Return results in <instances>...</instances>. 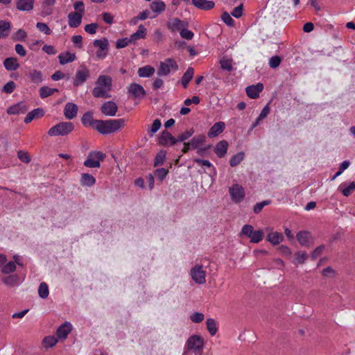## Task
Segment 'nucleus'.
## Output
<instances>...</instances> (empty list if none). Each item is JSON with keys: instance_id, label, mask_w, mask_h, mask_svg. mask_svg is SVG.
Returning <instances> with one entry per match:
<instances>
[{"instance_id": "1", "label": "nucleus", "mask_w": 355, "mask_h": 355, "mask_svg": "<svg viewBox=\"0 0 355 355\" xmlns=\"http://www.w3.org/2000/svg\"><path fill=\"white\" fill-rule=\"evenodd\" d=\"M125 124V121L123 119L98 120L94 123V129L101 134L109 135L119 131Z\"/></svg>"}, {"instance_id": "2", "label": "nucleus", "mask_w": 355, "mask_h": 355, "mask_svg": "<svg viewBox=\"0 0 355 355\" xmlns=\"http://www.w3.org/2000/svg\"><path fill=\"white\" fill-rule=\"evenodd\" d=\"M112 87V78L109 76H100L96 82V87L92 91V94L96 98H108L109 92Z\"/></svg>"}, {"instance_id": "3", "label": "nucleus", "mask_w": 355, "mask_h": 355, "mask_svg": "<svg viewBox=\"0 0 355 355\" xmlns=\"http://www.w3.org/2000/svg\"><path fill=\"white\" fill-rule=\"evenodd\" d=\"M17 264L23 266L21 257L18 254L13 256V260L7 261V257L4 254H0V268L3 274L7 275L16 270Z\"/></svg>"}, {"instance_id": "4", "label": "nucleus", "mask_w": 355, "mask_h": 355, "mask_svg": "<svg viewBox=\"0 0 355 355\" xmlns=\"http://www.w3.org/2000/svg\"><path fill=\"white\" fill-rule=\"evenodd\" d=\"M73 128L71 122H60L51 127L48 131V135L50 137L65 136L71 132Z\"/></svg>"}, {"instance_id": "5", "label": "nucleus", "mask_w": 355, "mask_h": 355, "mask_svg": "<svg viewBox=\"0 0 355 355\" xmlns=\"http://www.w3.org/2000/svg\"><path fill=\"white\" fill-rule=\"evenodd\" d=\"M205 345L203 338L200 335H192L187 340L185 344V351L191 352H198L202 354Z\"/></svg>"}, {"instance_id": "6", "label": "nucleus", "mask_w": 355, "mask_h": 355, "mask_svg": "<svg viewBox=\"0 0 355 355\" xmlns=\"http://www.w3.org/2000/svg\"><path fill=\"white\" fill-rule=\"evenodd\" d=\"M189 275L197 284L202 285L206 282L207 271L202 264L196 263L190 270Z\"/></svg>"}, {"instance_id": "7", "label": "nucleus", "mask_w": 355, "mask_h": 355, "mask_svg": "<svg viewBox=\"0 0 355 355\" xmlns=\"http://www.w3.org/2000/svg\"><path fill=\"white\" fill-rule=\"evenodd\" d=\"M93 45L97 49L96 56L99 60L105 59L109 51L110 43L107 38L96 39L94 40Z\"/></svg>"}, {"instance_id": "8", "label": "nucleus", "mask_w": 355, "mask_h": 355, "mask_svg": "<svg viewBox=\"0 0 355 355\" xmlns=\"http://www.w3.org/2000/svg\"><path fill=\"white\" fill-rule=\"evenodd\" d=\"M105 157V154L101 151H93L89 153L84 162V165L89 168H99L101 162Z\"/></svg>"}, {"instance_id": "9", "label": "nucleus", "mask_w": 355, "mask_h": 355, "mask_svg": "<svg viewBox=\"0 0 355 355\" xmlns=\"http://www.w3.org/2000/svg\"><path fill=\"white\" fill-rule=\"evenodd\" d=\"M229 193L232 200L235 203H240L245 198V192L243 187L238 183H234L229 188Z\"/></svg>"}, {"instance_id": "10", "label": "nucleus", "mask_w": 355, "mask_h": 355, "mask_svg": "<svg viewBox=\"0 0 355 355\" xmlns=\"http://www.w3.org/2000/svg\"><path fill=\"white\" fill-rule=\"evenodd\" d=\"M90 77V71L85 65H81L76 71L73 80L74 87L83 85Z\"/></svg>"}, {"instance_id": "11", "label": "nucleus", "mask_w": 355, "mask_h": 355, "mask_svg": "<svg viewBox=\"0 0 355 355\" xmlns=\"http://www.w3.org/2000/svg\"><path fill=\"white\" fill-rule=\"evenodd\" d=\"M177 68L178 65L174 60L167 59L160 62L157 75L159 76H168L172 71H175Z\"/></svg>"}, {"instance_id": "12", "label": "nucleus", "mask_w": 355, "mask_h": 355, "mask_svg": "<svg viewBox=\"0 0 355 355\" xmlns=\"http://www.w3.org/2000/svg\"><path fill=\"white\" fill-rule=\"evenodd\" d=\"M56 1L57 0H42L40 8V15L43 17H46L52 15Z\"/></svg>"}, {"instance_id": "13", "label": "nucleus", "mask_w": 355, "mask_h": 355, "mask_svg": "<svg viewBox=\"0 0 355 355\" xmlns=\"http://www.w3.org/2000/svg\"><path fill=\"white\" fill-rule=\"evenodd\" d=\"M128 94L133 98H141L146 94V91L144 87L137 83L130 84L128 88Z\"/></svg>"}, {"instance_id": "14", "label": "nucleus", "mask_w": 355, "mask_h": 355, "mask_svg": "<svg viewBox=\"0 0 355 355\" xmlns=\"http://www.w3.org/2000/svg\"><path fill=\"white\" fill-rule=\"evenodd\" d=\"M73 328L72 324L69 322H65L60 325L56 331L58 339L64 340L70 334Z\"/></svg>"}, {"instance_id": "15", "label": "nucleus", "mask_w": 355, "mask_h": 355, "mask_svg": "<svg viewBox=\"0 0 355 355\" xmlns=\"http://www.w3.org/2000/svg\"><path fill=\"white\" fill-rule=\"evenodd\" d=\"M188 23L178 18H173L168 21L167 27L171 32L181 31L184 28H187Z\"/></svg>"}, {"instance_id": "16", "label": "nucleus", "mask_w": 355, "mask_h": 355, "mask_svg": "<svg viewBox=\"0 0 355 355\" xmlns=\"http://www.w3.org/2000/svg\"><path fill=\"white\" fill-rule=\"evenodd\" d=\"M266 231L268 232L267 239L272 245H278L283 241L284 236L282 233L278 232H272L270 227H266Z\"/></svg>"}, {"instance_id": "17", "label": "nucleus", "mask_w": 355, "mask_h": 355, "mask_svg": "<svg viewBox=\"0 0 355 355\" xmlns=\"http://www.w3.org/2000/svg\"><path fill=\"white\" fill-rule=\"evenodd\" d=\"M338 191L344 196L348 197L355 191V182H344L338 186Z\"/></svg>"}, {"instance_id": "18", "label": "nucleus", "mask_w": 355, "mask_h": 355, "mask_svg": "<svg viewBox=\"0 0 355 355\" xmlns=\"http://www.w3.org/2000/svg\"><path fill=\"white\" fill-rule=\"evenodd\" d=\"M28 109V106L24 102H19L9 107L7 113L10 115L20 114L26 112Z\"/></svg>"}, {"instance_id": "19", "label": "nucleus", "mask_w": 355, "mask_h": 355, "mask_svg": "<svg viewBox=\"0 0 355 355\" xmlns=\"http://www.w3.org/2000/svg\"><path fill=\"white\" fill-rule=\"evenodd\" d=\"M35 0H17L16 8L19 11L31 12L34 8Z\"/></svg>"}, {"instance_id": "20", "label": "nucleus", "mask_w": 355, "mask_h": 355, "mask_svg": "<svg viewBox=\"0 0 355 355\" xmlns=\"http://www.w3.org/2000/svg\"><path fill=\"white\" fill-rule=\"evenodd\" d=\"M192 4L197 8L209 10L214 8L215 3L209 0H191Z\"/></svg>"}, {"instance_id": "21", "label": "nucleus", "mask_w": 355, "mask_h": 355, "mask_svg": "<svg viewBox=\"0 0 355 355\" xmlns=\"http://www.w3.org/2000/svg\"><path fill=\"white\" fill-rule=\"evenodd\" d=\"M83 17V15L80 13H76L74 12H69L67 17L69 27H78L81 24Z\"/></svg>"}, {"instance_id": "22", "label": "nucleus", "mask_w": 355, "mask_h": 355, "mask_svg": "<svg viewBox=\"0 0 355 355\" xmlns=\"http://www.w3.org/2000/svg\"><path fill=\"white\" fill-rule=\"evenodd\" d=\"M225 124L223 121H219L214 123L209 129L207 135L209 138L217 137L218 135L222 133L225 130Z\"/></svg>"}, {"instance_id": "23", "label": "nucleus", "mask_w": 355, "mask_h": 355, "mask_svg": "<svg viewBox=\"0 0 355 355\" xmlns=\"http://www.w3.org/2000/svg\"><path fill=\"white\" fill-rule=\"evenodd\" d=\"M78 113V106L73 103H67L64 109V116L67 119H72L76 116Z\"/></svg>"}, {"instance_id": "24", "label": "nucleus", "mask_w": 355, "mask_h": 355, "mask_svg": "<svg viewBox=\"0 0 355 355\" xmlns=\"http://www.w3.org/2000/svg\"><path fill=\"white\" fill-rule=\"evenodd\" d=\"M263 85L261 83H257L255 85H250L246 87L247 95L250 98H256L259 96V93L263 90Z\"/></svg>"}, {"instance_id": "25", "label": "nucleus", "mask_w": 355, "mask_h": 355, "mask_svg": "<svg viewBox=\"0 0 355 355\" xmlns=\"http://www.w3.org/2000/svg\"><path fill=\"white\" fill-rule=\"evenodd\" d=\"M101 111L107 116H114L117 112V106L115 103L107 101L102 105Z\"/></svg>"}, {"instance_id": "26", "label": "nucleus", "mask_w": 355, "mask_h": 355, "mask_svg": "<svg viewBox=\"0 0 355 355\" xmlns=\"http://www.w3.org/2000/svg\"><path fill=\"white\" fill-rule=\"evenodd\" d=\"M228 143L225 140H223L216 144L214 152L218 157H223L227 152Z\"/></svg>"}, {"instance_id": "27", "label": "nucleus", "mask_w": 355, "mask_h": 355, "mask_svg": "<svg viewBox=\"0 0 355 355\" xmlns=\"http://www.w3.org/2000/svg\"><path fill=\"white\" fill-rule=\"evenodd\" d=\"M44 115V111L41 108H36L28 112L24 118V123H28L33 119L41 118Z\"/></svg>"}, {"instance_id": "28", "label": "nucleus", "mask_w": 355, "mask_h": 355, "mask_svg": "<svg viewBox=\"0 0 355 355\" xmlns=\"http://www.w3.org/2000/svg\"><path fill=\"white\" fill-rule=\"evenodd\" d=\"M147 30L143 25H139L137 31L130 36L132 43H135L136 41L144 39L146 35Z\"/></svg>"}, {"instance_id": "29", "label": "nucleus", "mask_w": 355, "mask_h": 355, "mask_svg": "<svg viewBox=\"0 0 355 355\" xmlns=\"http://www.w3.org/2000/svg\"><path fill=\"white\" fill-rule=\"evenodd\" d=\"M296 237L301 245L308 246L311 243V236L309 232H300Z\"/></svg>"}, {"instance_id": "30", "label": "nucleus", "mask_w": 355, "mask_h": 355, "mask_svg": "<svg viewBox=\"0 0 355 355\" xmlns=\"http://www.w3.org/2000/svg\"><path fill=\"white\" fill-rule=\"evenodd\" d=\"M59 62L61 64L64 65L70 62H73L76 59V56L75 53H71L69 51H66L64 53H61L58 55Z\"/></svg>"}, {"instance_id": "31", "label": "nucleus", "mask_w": 355, "mask_h": 355, "mask_svg": "<svg viewBox=\"0 0 355 355\" xmlns=\"http://www.w3.org/2000/svg\"><path fill=\"white\" fill-rule=\"evenodd\" d=\"M166 3L162 1H152L150 4V8L153 12L159 15L166 10Z\"/></svg>"}, {"instance_id": "32", "label": "nucleus", "mask_w": 355, "mask_h": 355, "mask_svg": "<svg viewBox=\"0 0 355 355\" xmlns=\"http://www.w3.org/2000/svg\"><path fill=\"white\" fill-rule=\"evenodd\" d=\"M2 282L10 287L17 286L21 283L20 279L17 275L6 276L2 279Z\"/></svg>"}, {"instance_id": "33", "label": "nucleus", "mask_w": 355, "mask_h": 355, "mask_svg": "<svg viewBox=\"0 0 355 355\" xmlns=\"http://www.w3.org/2000/svg\"><path fill=\"white\" fill-rule=\"evenodd\" d=\"M58 343V339L57 337L54 336H47L43 338L42 345L44 349H47L53 347Z\"/></svg>"}, {"instance_id": "34", "label": "nucleus", "mask_w": 355, "mask_h": 355, "mask_svg": "<svg viewBox=\"0 0 355 355\" xmlns=\"http://www.w3.org/2000/svg\"><path fill=\"white\" fill-rule=\"evenodd\" d=\"M3 66L8 71H15L19 68V64L17 58L11 57L4 60Z\"/></svg>"}, {"instance_id": "35", "label": "nucleus", "mask_w": 355, "mask_h": 355, "mask_svg": "<svg viewBox=\"0 0 355 355\" xmlns=\"http://www.w3.org/2000/svg\"><path fill=\"white\" fill-rule=\"evenodd\" d=\"M80 184L84 187H92L96 183L95 178L89 173H83L80 177Z\"/></svg>"}, {"instance_id": "36", "label": "nucleus", "mask_w": 355, "mask_h": 355, "mask_svg": "<svg viewBox=\"0 0 355 355\" xmlns=\"http://www.w3.org/2000/svg\"><path fill=\"white\" fill-rule=\"evenodd\" d=\"M155 71V70L153 67L150 65H146L143 67H140L138 69L137 73L139 76L141 78H149L154 74Z\"/></svg>"}, {"instance_id": "37", "label": "nucleus", "mask_w": 355, "mask_h": 355, "mask_svg": "<svg viewBox=\"0 0 355 355\" xmlns=\"http://www.w3.org/2000/svg\"><path fill=\"white\" fill-rule=\"evenodd\" d=\"M194 75V69L192 67H189L182 78V85L184 88H187L189 83L193 78Z\"/></svg>"}, {"instance_id": "38", "label": "nucleus", "mask_w": 355, "mask_h": 355, "mask_svg": "<svg viewBox=\"0 0 355 355\" xmlns=\"http://www.w3.org/2000/svg\"><path fill=\"white\" fill-rule=\"evenodd\" d=\"M207 329L211 336H214L218 331V324L216 321L213 318H208L206 320Z\"/></svg>"}, {"instance_id": "39", "label": "nucleus", "mask_w": 355, "mask_h": 355, "mask_svg": "<svg viewBox=\"0 0 355 355\" xmlns=\"http://www.w3.org/2000/svg\"><path fill=\"white\" fill-rule=\"evenodd\" d=\"M245 158V153L243 152H239L232 155L230 159V165L232 167H235L240 164Z\"/></svg>"}, {"instance_id": "40", "label": "nucleus", "mask_w": 355, "mask_h": 355, "mask_svg": "<svg viewBox=\"0 0 355 355\" xmlns=\"http://www.w3.org/2000/svg\"><path fill=\"white\" fill-rule=\"evenodd\" d=\"M11 29L10 22L6 20L0 21V37H6L9 35Z\"/></svg>"}, {"instance_id": "41", "label": "nucleus", "mask_w": 355, "mask_h": 355, "mask_svg": "<svg viewBox=\"0 0 355 355\" xmlns=\"http://www.w3.org/2000/svg\"><path fill=\"white\" fill-rule=\"evenodd\" d=\"M28 77L31 81L35 84H40L42 81V73L39 70H32L29 73Z\"/></svg>"}, {"instance_id": "42", "label": "nucleus", "mask_w": 355, "mask_h": 355, "mask_svg": "<svg viewBox=\"0 0 355 355\" xmlns=\"http://www.w3.org/2000/svg\"><path fill=\"white\" fill-rule=\"evenodd\" d=\"M263 235H264V233H263V231L261 230H256L252 232V234H251V236H250V242L253 243H259L261 241H262L263 238Z\"/></svg>"}, {"instance_id": "43", "label": "nucleus", "mask_w": 355, "mask_h": 355, "mask_svg": "<svg viewBox=\"0 0 355 355\" xmlns=\"http://www.w3.org/2000/svg\"><path fill=\"white\" fill-rule=\"evenodd\" d=\"M81 121L84 125H90L94 128V123L96 122L97 120H94L92 114L89 112H87L83 116Z\"/></svg>"}, {"instance_id": "44", "label": "nucleus", "mask_w": 355, "mask_h": 355, "mask_svg": "<svg viewBox=\"0 0 355 355\" xmlns=\"http://www.w3.org/2000/svg\"><path fill=\"white\" fill-rule=\"evenodd\" d=\"M176 139L172 136L169 132L163 133L160 142L163 144H169L170 145H173L176 143Z\"/></svg>"}, {"instance_id": "45", "label": "nucleus", "mask_w": 355, "mask_h": 355, "mask_svg": "<svg viewBox=\"0 0 355 355\" xmlns=\"http://www.w3.org/2000/svg\"><path fill=\"white\" fill-rule=\"evenodd\" d=\"M38 294L39 296L42 298L45 299L49 296V286L46 283L42 282L38 288Z\"/></svg>"}, {"instance_id": "46", "label": "nucleus", "mask_w": 355, "mask_h": 355, "mask_svg": "<svg viewBox=\"0 0 355 355\" xmlns=\"http://www.w3.org/2000/svg\"><path fill=\"white\" fill-rule=\"evenodd\" d=\"M58 92L57 89L51 88L49 87H42L40 89V95L41 98H44L53 95L55 92Z\"/></svg>"}, {"instance_id": "47", "label": "nucleus", "mask_w": 355, "mask_h": 355, "mask_svg": "<svg viewBox=\"0 0 355 355\" xmlns=\"http://www.w3.org/2000/svg\"><path fill=\"white\" fill-rule=\"evenodd\" d=\"M162 125L159 119H155L153 121L152 125L148 130V134L150 137H153L160 128Z\"/></svg>"}, {"instance_id": "48", "label": "nucleus", "mask_w": 355, "mask_h": 355, "mask_svg": "<svg viewBox=\"0 0 355 355\" xmlns=\"http://www.w3.org/2000/svg\"><path fill=\"white\" fill-rule=\"evenodd\" d=\"M165 159H166V151H164L163 150H159L157 153V155L155 157L154 166H158L162 165L165 161Z\"/></svg>"}, {"instance_id": "49", "label": "nucleus", "mask_w": 355, "mask_h": 355, "mask_svg": "<svg viewBox=\"0 0 355 355\" xmlns=\"http://www.w3.org/2000/svg\"><path fill=\"white\" fill-rule=\"evenodd\" d=\"M190 320L193 323H200L205 320L203 313L195 311L189 315Z\"/></svg>"}, {"instance_id": "50", "label": "nucleus", "mask_w": 355, "mask_h": 355, "mask_svg": "<svg viewBox=\"0 0 355 355\" xmlns=\"http://www.w3.org/2000/svg\"><path fill=\"white\" fill-rule=\"evenodd\" d=\"M220 67L223 70L230 71L232 70V60L228 58H223L220 60Z\"/></svg>"}, {"instance_id": "51", "label": "nucleus", "mask_w": 355, "mask_h": 355, "mask_svg": "<svg viewBox=\"0 0 355 355\" xmlns=\"http://www.w3.org/2000/svg\"><path fill=\"white\" fill-rule=\"evenodd\" d=\"M195 162L200 165L201 166L209 168L211 170L214 175L216 173V168L213 166V164L207 159H195Z\"/></svg>"}, {"instance_id": "52", "label": "nucleus", "mask_w": 355, "mask_h": 355, "mask_svg": "<svg viewBox=\"0 0 355 355\" xmlns=\"http://www.w3.org/2000/svg\"><path fill=\"white\" fill-rule=\"evenodd\" d=\"M204 141V136L195 137L187 144V145L189 146V147L195 148L199 146L201 144H202Z\"/></svg>"}, {"instance_id": "53", "label": "nucleus", "mask_w": 355, "mask_h": 355, "mask_svg": "<svg viewBox=\"0 0 355 355\" xmlns=\"http://www.w3.org/2000/svg\"><path fill=\"white\" fill-rule=\"evenodd\" d=\"M27 37L26 32L23 29H19L16 33H14L12 39L15 41H24Z\"/></svg>"}, {"instance_id": "54", "label": "nucleus", "mask_w": 355, "mask_h": 355, "mask_svg": "<svg viewBox=\"0 0 355 355\" xmlns=\"http://www.w3.org/2000/svg\"><path fill=\"white\" fill-rule=\"evenodd\" d=\"M168 173V171L164 168H157L154 172L155 177L160 181H162L166 177Z\"/></svg>"}, {"instance_id": "55", "label": "nucleus", "mask_w": 355, "mask_h": 355, "mask_svg": "<svg viewBox=\"0 0 355 355\" xmlns=\"http://www.w3.org/2000/svg\"><path fill=\"white\" fill-rule=\"evenodd\" d=\"M36 28L38 31L46 35H50L51 33V31L49 26L44 22H37L36 24Z\"/></svg>"}, {"instance_id": "56", "label": "nucleus", "mask_w": 355, "mask_h": 355, "mask_svg": "<svg viewBox=\"0 0 355 355\" xmlns=\"http://www.w3.org/2000/svg\"><path fill=\"white\" fill-rule=\"evenodd\" d=\"M306 259V254L304 252H298L295 254V258L293 263L295 265L302 264Z\"/></svg>"}, {"instance_id": "57", "label": "nucleus", "mask_w": 355, "mask_h": 355, "mask_svg": "<svg viewBox=\"0 0 355 355\" xmlns=\"http://www.w3.org/2000/svg\"><path fill=\"white\" fill-rule=\"evenodd\" d=\"M130 44H132V42L130 41V37H124L121 39H119L116 42V47L117 49H122L125 48Z\"/></svg>"}, {"instance_id": "58", "label": "nucleus", "mask_w": 355, "mask_h": 355, "mask_svg": "<svg viewBox=\"0 0 355 355\" xmlns=\"http://www.w3.org/2000/svg\"><path fill=\"white\" fill-rule=\"evenodd\" d=\"M17 157L24 163L28 164L31 160L30 155L26 151L19 150L17 152Z\"/></svg>"}, {"instance_id": "59", "label": "nucleus", "mask_w": 355, "mask_h": 355, "mask_svg": "<svg viewBox=\"0 0 355 355\" xmlns=\"http://www.w3.org/2000/svg\"><path fill=\"white\" fill-rule=\"evenodd\" d=\"M73 8L76 10L74 12L80 13L84 15L85 13V4L82 1H77L73 3Z\"/></svg>"}, {"instance_id": "60", "label": "nucleus", "mask_w": 355, "mask_h": 355, "mask_svg": "<svg viewBox=\"0 0 355 355\" xmlns=\"http://www.w3.org/2000/svg\"><path fill=\"white\" fill-rule=\"evenodd\" d=\"M253 232L254 228L252 225H245L241 229V234L245 236L249 239L250 236H251V234H252Z\"/></svg>"}, {"instance_id": "61", "label": "nucleus", "mask_w": 355, "mask_h": 355, "mask_svg": "<svg viewBox=\"0 0 355 355\" xmlns=\"http://www.w3.org/2000/svg\"><path fill=\"white\" fill-rule=\"evenodd\" d=\"M221 19L223 21L229 26H232L234 24V20L232 18L230 14L227 12H224L222 14Z\"/></svg>"}, {"instance_id": "62", "label": "nucleus", "mask_w": 355, "mask_h": 355, "mask_svg": "<svg viewBox=\"0 0 355 355\" xmlns=\"http://www.w3.org/2000/svg\"><path fill=\"white\" fill-rule=\"evenodd\" d=\"M98 28V25L97 24L92 23L89 24H87L85 26L84 29L85 32H87V33L94 35L96 33Z\"/></svg>"}, {"instance_id": "63", "label": "nucleus", "mask_w": 355, "mask_h": 355, "mask_svg": "<svg viewBox=\"0 0 355 355\" xmlns=\"http://www.w3.org/2000/svg\"><path fill=\"white\" fill-rule=\"evenodd\" d=\"M16 87V85L13 81L8 82L3 87V91L7 94L12 93Z\"/></svg>"}, {"instance_id": "64", "label": "nucleus", "mask_w": 355, "mask_h": 355, "mask_svg": "<svg viewBox=\"0 0 355 355\" xmlns=\"http://www.w3.org/2000/svg\"><path fill=\"white\" fill-rule=\"evenodd\" d=\"M180 34L182 38L187 39V40H191L193 37V33L189 30H188L187 28H184L180 32Z\"/></svg>"}]
</instances>
